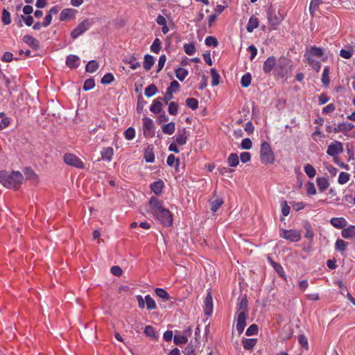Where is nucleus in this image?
Returning a JSON list of instances; mask_svg holds the SVG:
<instances>
[{
  "label": "nucleus",
  "instance_id": "nucleus-1",
  "mask_svg": "<svg viewBox=\"0 0 355 355\" xmlns=\"http://www.w3.org/2000/svg\"><path fill=\"white\" fill-rule=\"evenodd\" d=\"M150 213L164 226L171 227L173 225L171 212L164 207L163 202L157 197L152 196L149 201Z\"/></svg>",
  "mask_w": 355,
  "mask_h": 355
},
{
  "label": "nucleus",
  "instance_id": "nucleus-2",
  "mask_svg": "<svg viewBox=\"0 0 355 355\" xmlns=\"http://www.w3.org/2000/svg\"><path fill=\"white\" fill-rule=\"evenodd\" d=\"M24 180L21 173L12 171L9 173L6 171H0V182L6 188L18 189Z\"/></svg>",
  "mask_w": 355,
  "mask_h": 355
},
{
  "label": "nucleus",
  "instance_id": "nucleus-3",
  "mask_svg": "<svg viewBox=\"0 0 355 355\" xmlns=\"http://www.w3.org/2000/svg\"><path fill=\"white\" fill-rule=\"evenodd\" d=\"M291 61L284 58L281 57L276 63L275 67V75L283 78L286 76L291 69Z\"/></svg>",
  "mask_w": 355,
  "mask_h": 355
},
{
  "label": "nucleus",
  "instance_id": "nucleus-4",
  "mask_svg": "<svg viewBox=\"0 0 355 355\" xmlns=\"http://www.w3.org/2000/svg\"><path fill=\"white\" fill-rule=\"evenodd\" d=\"M260 159L263 164H272L275 161V155L269 143L264 141L261 145Z\"/></svg>",
  "mask_w": 355,
  "mask_h": 355
},
{
  "label": "nucleus",
  "instance_id": "nucleus-5",
  "mask_svg": "<svg viewBox=\"0 0 355 355\" xmlns=\"http://www.w3.org/2000/svg\"><path fill=\"white\" fill-rule=\"evenodd\" d=\"M343 145L340 141H334L330 145H329L327 150V153L334 157L335 163L337 162V156L343 152Z\"/></svg>",
  "mask_w": 355,
  "mask_h": 355
},
{
  "label": "nucleus",
  "instance_id": "nucleus-6",
  "mask_svg": "<svg viewBox=\"0 0 355 355\" xmlns=\"http://www.w3.org/2000/svg\"><path fill=\"white\" fill-rule=\"evenodd\" d=\"M92 25V22L89 19H85L81 23H80L76 28H75L71 33V36L73 39H76L78 37L87 31Z\"/></svg>",
  "mask_w": 355,
  "mask_h": 355
},
{
  "label": "nucleus",
  "instance_id": "nucleus-7",
  "mask_svg": "<svg viewBox=\"0 0 355 355\" xmlns=\"http://www.w3.org/2000/svg\"><path fill=\"white\" fill-rule=\"evenodd\" d=\"M280 236L286 239L289 240L292 242H297L299 241L301 239V234L300 232L297 230H281Z\"/></svg>",
  "mask_w": 355,
  "mask_h": 355
},
{
  "label": "nucleus",
  "instance_id": "nucleus-8",
  "mask_svg": "<svg viewBox=\"0 0 355 355\" xmlns=\"http://www.w3.org/2000/svg\"><path fill=\"white\" fill-rule=\"evenodd\" d=\"M64 161L67 164L78 168H83L84 167L83 162L78 157L73 154H66L64 157Z\"/></svg>",
  "mask_w": 355,
  "mask_h": 355
},
{
  "label": "nucleus",
  "instance_id": "nucleus-9",
  "mask_svg": "<svg viewBox=\"0 0 355 355\" xmlns=\"http://www.w3.org/2000/svg\"><path fill=\"white\" fill-rule=\"evenodd\" d=\"M143 131L146 137H152L154 135V124L152 119L150 118H144L143 119Z\"/></svg>",
  "mask_w": 355,
  "mask_h": 355
},
{
  "label": "nucleus",
  "instance_id": "nucleus-10",
  "mask_svg": "<svg viewBox=\"0 0 355 355\" xmlns=\"http://www.w3.org/2000/svg\"><path fill=\"white\" fill-rule=\"evenodd\" d=\"M268 18L270 25L277 26L282 21L283 15L270 9L268 13Z\"/></svg>",
  "mask_w": 355,
  "mask_h": 355
},
{
  "label": "nucleus",
  "instance_id": "nucleus-11",
  "mask_svg": "<svg viewBox=\"0 0 355 355\" xmlns=\"http://www.w3.org/2000/svg\"><path fill=\"white\" fill-rule=\"evenodd\" d=\"M248 318V314L244 313L243 312L238 313L237 317V322H236V329L239 334H242L245 325H246V319Z\"/></svg>",
  "mask_w": 355,
  "mask_h": 355
},
{
  "label": "nucleus",
  "instance_id": "nucleus-12",
  "mask_svg": "<svg viewBox=\"0 0 355 355\" xmlns=\"http://www.w3.org/2000/svg\"><path fill=\"white\" fill-rule=\"evenodd\" d=\"M324 55V50L322 48L317 46H311L309 49L306 50V53L304 55V58H313V56H315L318 58H320Z\"/></svg>",
  "mask_w": 355,
  "mask_h": 355
},
{
  "label": "nucleus",
  "instance_id": "nucleus-13",
  "mask_svg": "<svg viewBox=\"0 0 355 355\" xmlns=\"http://www.w3.org/2000/svg\"><path fill=\"white\" fill-rule=\"evenodd\" d=\"M277 60L275 57L270 56L263 63V71L265 73H269L273 69L275 71V67L276 66Z\"/></svg>",
  "mask_w": 355,
  "mask_h": 355
},
{
  "label": "nucleus",
  "instance_id": "nucleus-14",
  "mask_svg": "<svg viewBox=\"0 0 355 355\" xmlns=\"http://www.w3.org/2000/svg\"><path fill=\"white\" fill-rule=\"evenodd\" d=\"M354 128V125L352 123H339L337 126L334 127L333 131L334 132H343L346 135L348 132L352 130Z\"/></svg>",
  "mask_w": 355,
  "mask_h": 355
},
{
  "label": "nucleus",
  "instance_id": "nucleus-15",
  "mask_svg": "<svg viewBox=\"0 0 355 355\" xmlns=\"http://www.w3.org/2000/svg\"><path fill=\"white\" fill-rule=\"evenodd\" d=\"M189 133L187 131L186 128H183L179 130L178 135L175 137V143L179 145L183 146L187 144L188 139Z\"/></svg>",
  "mask_w": 355,
  "mask_h": 355
},
{
  "label": "nucleus",
  "instance_id": "nucleus-16",
  "mask_svg": "<svg viewBox=\"0 0 355 355\" xmlns=\"http://www.w3.org/2000/svg\"><path fill=\"white\" fill-rule=\"evenodd\" d=\"M341 235L346 239H355V225H350L344 228L341 232Z\"/></svg>",
  "mask_w": 355,
  "mask_h": 355
},
{
  "label": "nucleus",
  "instance_id": "nucleus-17",
  "mask_svg": "<svg viewBox=\"0 0 355 355\" xmlns=\"http://www.w3.org/2000/svg\"><path fill=\"white\" fill-rule=\"evenodd\" d=\"M330 223L331 224V225H333L334 227L336 228H338V229H344L347 225V220L343 218V217H340V218H332L330 220Z\"/></svg>",
  "mask_w": 355,
  "mask_h": 355
},
{
  "label": "nucleus",
  "instance_id": "nucleus-18",
  "mask_svg": "<svg viewBox=\"0 0 355 355\" xmlns=\"http://www.w3.org/2000/svg\"><path fill=\"white\" fill-rule=\"evenodd\" d=\"M205 313L206 315H209L213 311V302L211 293H208L205 300Z\"/></svg>",
  "mask_w": 355,
  "mask_h": 355
},
{
  "label": "nucleus",
  "instance_id": "nucleus-19",
  "mask_svg": "<svg viewBox=\"0 0 355 355\" xmlns=\"http://www.w3.org/2000/svg\"><path fill=\"white\" fill-rule=\"evenodd\" d=\"M24 173L27 180L31 181L33 184H37V175L31 168L28 167L25 168Z\"/></svg>",
  "mask_w": 355,
  "mask_h": 355
},
{
  "label": "nucleus",
  "instance_id": "nucleus-20",
  "mask_svg": "<svg viewBox=\"0 0 355 355\" xmlns=\"http://www.w3.org/2000/svg\"><path fill=\"white\" fill-rule=\"evenodd\" d=\"M79 58L75 55H69L66 60V64L69 68H76L78 67Z\"/></svg>",
  "mask_w": 355,
  "mask_h": 355
},
{
  "label": "nucleus",
  "instance_id": "nucleus-21",
  "mask_svg": "<svg viewBox=\"0 0 355 355\" xmlns=\"http://www.w3.org/2000/svg\"><path fill=\"white\" fill-rule=\"evenodd\" d=\"M76 11L71 8H67L62 10L60 15V19L61 21H64L67 19H70L73 17Z\"/></svg>",
  "mask_w": 355,
  "mask_h": 355
},
{
  "label": "nucleus",
  "instance_id": "nucleus-22",
  "mask_svg": "<svg viewBox=\"0 0 355 355\" xmlns=\"http://www.w3.org/2000/svg\"><path fill=\"white\" fill-rule=\"evenodd\" d=\"M163 187H164V182L161 180H159L157 182H155L150 184V189L156 195H159L162 192Z\"/></svg>",
  "mask_w": 355,
  "mask_h": 355
},
{
  "label": "nucleus",
  "instance_id": "nucleus-23",
  "mask_svg": "<svg viewBox=\"0 0 355 355\" xmlns=\"http://www.w3.org/2000/svg\"><path fill=\"white\" fill-rule=\"evenodd\" d=\"M23 41L33 48L37 49L39 46L38 41L30 35H24Z\"/></svg>",
  "mask_w": 355,
  "mask_h": 355
},
{
  "label": "nucleus",
  "instance_id": "nucleus-24",
  "mask_svg": "<svg viewBox=\"0 0 355 355\" xmlns=\"http://www.w3.org/2000/svg\"><path fill=\"white\" fill-rule=\"evenodd\" d=\"M317 185L321 192L325 191L329 186V181L327 178L320 177L316 180Z\"/></svg>",
  "mask_w": 355,
  "mask_h": 355
},
{
  "label": "nucleus",
  "instance_id": "nucleus-25",
  "mask_svg": "<svg viewBox=\"0 0 355 355\" xmlns=\"http://www.w3.org/2000/svg\"><path fill=\"white\" fill-rule=\"evenodd\" d=\"M259 26L258 19L254 16L251 17L249 19L246 29L248 32L252 33Z\"/></svg>",
  "mask_w": 355,
  "mask_h": 355
},
{
  "label": "nucleus",
  "instance_id": "nucleus-26",
  "mask_svg": "<svg viewBox=\"0 0 355 355\" xmlns=\"http://www.w3.org/2000/svg\"><path fill=\"white\" fill-rule=\"evenodd\" d=\"M146 162L152 163L155 160V155L153 153V148L150 146H148L144 151V156Z\"/></svg>",
  "mask_w": 355,
  "mask_h": 355
},
{
  "label": "nucleus",
  "instance_id": "nucleus-27",
  "mask_svg": "<svg viewBox=\"0 0 355 355\" xmlns=\"http://www.w3.org/2000/svg\"><path fill=\"white\" fill-rule=\"evenodd\" d=\"M155 63V59L153 56L150 55H146L144 56V68L148 71L151 69Z\"/></svg>",
  "mask_w": 355,
  "mask_h": 355
},
{
  "label": "nucleus",
  "instance_id": "nucleus-28",
  "mask_svg": "<svg viewBox=\"0 0 355 355\" xmlns=\"http://www.w3.org/2000/svg\"><path fill=\"white\" fill-rule=\"evenodd\" d=\"M227 164L231 167H235L239 164V156L236 153H231L227 158Z\"/></svg>",
  "mask_w": 355,
  "mask_h": 355
},
{
  "label": "nucleus",
  "instance_id": "nucleus-29",
  "mask_svg": "<svg viewBox=\"0 0 355 355\" xmlns=\"http://www.w3.org/2000/svg\"><path fill=\"white\" fill-rule=\"evenodd\" d=\"M162 129L164 134L171 135L173 134L175 132V123L170 122L167 124H165L162 126Z\"/></svg>",
  "mask_w": 355,
  "mask_h": 355
},
{
  "label": "nucleus",
  "instance_id": "nucleus-30",
  "mask_svg": "<svg viewBox=\"0 0 355 355\" xmlns=\"http://www.w3.org/2000/svg\"><path fill=\"white\" fill-rule=\"evenodd\" d=\"M114 151L113 148L111 147L104 148L101 151V158L103 159H107V161H111Z\"/></svg>",
  "mask_w": 355,
  "mask_h": 355
},
{
  "label": "nucleus",
  "instance_id": "nucleus-31",
  "mask_svg": "<svg viewBox=\"0 0 355 355\" xmlns=\"http://www.w3.org/2000/svg\"><path fill=\"white\" fill-rule=\"evenodd\" d=\"M162 103L158 99H155L153 101V104L150 107V110L155 114H158L162 111Z\"/></svg>",
  "mask_w": 355,
  "mask_h": 355
},
{
  "label": "nucleus",
  "instance_id": "nucleus-32",
  "mask_svg": "<svg viewBox=\"0 0 355 355\" xmlns=\"http://www.w3.org/2000/svg\"><path fill=\"white\" fill-rule=\"evenodd\" d=\"M223 200L220 198H216L210 200L211 209L213 212H216L218 208L223 204Z\"/></svg>",
  "mask_w": 355,
  "mask_h": 355
},
{
  "label": "nucleus",
  "instance_id": "nucleus-33",
  "mask_svg": "<svg viewBox=\"0 0 355 355\" xmlns=\"http://www.w3.org/2000/svg\"><path fill=\"white\" fill-rule=\"evenodd\" d=\"M248 300L245 297L244 298H242L239 304H238V313H248Z\"/></svg>",
  "mask_w": 355,
  "mask_h": 355
},
{
  "label": "nucleus",
  "instance_id": "nucleus-34",
  "mask_svg": "<svg viewBox=\"0 0 355 355\" xmlns=\"http://www.w3.org/2000/svg\"><path fill=\"white\" fill-rule=\"evenodd\" d=\"M308 64L316 71H319L321 68V64L319 61L315 60L313 58H304Z\"/></svg>",
  "mask_w": 355,
  "mask_h": 355
},
{
  "label": "nucleus",
  "instance_id": "nucleus-35",
  "mask_svg": "<svg viewBox=\"0 0 355 355\" xmlns=\"http://www.w3.org/2000/svg\"><path fill=\"white\" fill-rule=\"evenodd\" d=\"M269 262L271 263L275 271L281 276L284 277V270L282 266L278 263L272 261L270 257L268 258Z\"/></svg>",
  "mask_w": 355,
  "mask_h": 355
},
{
  "label": "nucleus",
  "instance_id": "nucleus-36",
  "mask_svg": "<svg viewBox=\"0 0 355 355\" xmlns=\"http://www.w3.org/2000/svg\"><path fill=\"white\" fill-rule=\"evenodd\" d=\"M257 340L254 338H245L243 340V346L245 349H252L257 343Z\"/></svg>",
  "mask_w": 355,
  "mask_h": 355
},
{
  "label": "nucleus",
  "instance_id": "nucleus-37",
  "mask_svg": "<svg viewBox=\"0 0 355 355\" xmlns=\"http://www.w3.org/2000/svg\"><path fill=\"white\" fill-rule=\"evenodd\" d=\"M347 247V243L343 239H337L335 243V248L336 250L340 252H345Z\"/></svg>",
  "mask_w": 355,
  "mask_h": 355
},
{
  "label": "nucleus",
  "instance_id": "nucleus-38",
  "mask_svg": "<svg viewBox=\"0 0 355 355\" xmlns=\"http://www.w3.org/2000/svg\"><path fill=\"white\" fill-rule=\"evenodd\" d=\"M156 295L164 301H168L170 299L168 293L163 288H157L155 289Z\"/></svg>",
  "mask_w": 355,
  "mask_h": 355
},
{
  "label": "nucleus",
  "instance_id": "nucleus-39",
  "mask_svg": "<svg viewBox=\"0 0 355 355\" xmlns=\"http://www.w3.org/2000/svg\"><path fill=\"white\" fill-rule=\"evenodd\" d=\"M98 68V63L95 60L89 61L85 67V69L87 72L93 73L96 71Z\"/></svg>",
  "mask_w": 355,
  "mask_h": 355
},
{
  "label": "nucleus",
  "instance_id": "nucleus-40",
  "mask_svg": "<svg viewBox=\"0 0 355 355\" xmlns=\"http://www.w3.org/2000/svg\"><path fill=\"white\" fill-rule=\"evenodd\" d=\"M145 301L146 307L148 310H153L157 308L155 300L150 297V295H148L145 297Z\"/></svg>",
  "mask_w": 355,
  "mask_h": 355
},
{
  "label": "nucleus",
  "instance_id": "nucleus-41",
  "mask_svg": "<svg viewBox=\"0 0 355 355\" xmlns=\"http://www.w3.org/2000/svg\"><path fill=\"white\" fill-rule=\"evenodd\" d=\"M188 71L183 68H178L175 70L176 77L181 81L188 76Z\"/></svg>",
  "mask_w": 355,
  "mask_h": 355
},
{
  "label": "nucleus",
  "instance_id": "nucleus-42",
  "mask_svg": "<svg viewBox=\"0 0 355 355\" xmlns=\"http://www.w3.org/2000/svg\"><path fill=\"white\" fill-rule=\"evenodd\" d=\"M211 85L212 86H216L219 84L220 75L218 73L215 69H211Z\"/></svg>",
  "mask_w": 355,
  "mask_h": 355
},
{
  "label": "nucleus",
  "instance_id": "nucleus-43",
  "mask_svg": "<svg viewBox=\"0 0 355 355\" xmlns=\"http://www.w3.org/2000/svg\"><path fill=\"white\" fill-rule=\"evenodd\" d=\"M304 172L310 178H314L316 174L315 169L312 165L309 164H306L304 166Z\"/></svg>",
  "mask_w": 355,
  "mask_h": 355
},
{
  "label": "nucleus",
  "instance_id": "nucleus-44",
  "mask_svg": "<svg viewBox=\"0 0 355 355\" xmlns=\"http://www.w3.org/2000/svg\"><path fill=\"white\" fill-rule=\"evenodd\" d=\"M157 92V87L154 84H151L145 89V95L147 97H151Z\"/></svg>",
  "mask_w": 355,
  "mask_h": 355
},
{
  "label": "nucleus",
  "instance_id": "nucleus-45",
  "mask_svg": "<svg viewBox=\"0 0 355 355\" xmlns=\"http://www.w3.org/2000/svg\"><path fill=\"white\" fill-rule=\"evenodd\" d=\"M174 343L177 345L181 344H186L188 342V338L184 335H175L173 338Z\"/></svg>",
  "mask_w": 355,
  "mask_h": 355
},
{
  "label": "nucleus",
  "instance_id": "nucleus-46",
  "mask_svg": "<svg viewBox=\"0 0 355 355\" xmlns=\"http://www.w3.org/2000/svg\"><path fill=\"white\" fill-rule=\"evenodd\" d=\"M187 105L192 109L193 110H195L198 107V101L197 99L194 98H187L186 101Z\"/></svg>",
  "mask_w": 355,
  "mask_h": 355
},
{
  "label": "nucleus",
  "instance_id": "nucleus-47",
  "mask_svg": "<svg viewBox=\"0 0 355 355\" xmlns=\"http://www.w3.org/2000/svg\"><path fill=\"white\" fill-rule=\"evenodd\" d=\"M350 175L346 172H341L339 175L338 182L340 184H344L349 180Z\"/></svg>",
  "mask_w": 355,
  "mask_h": 355
},
{
  "label": "nucleus",
  "instance_id": "nucleus-48",
  "mask_svg": "<svg viewBox=\"0 0 355 355\" xmlns=\"http://www.w3.org/2000/svg\"><path fill=\"white\" fill-rule=\"evenodd\" d=\"M184 49L185 53L189 55L194 54L196 51V46L193 44H185L184 45Z\"/></svg>",
  "mask_w": 355,
  "mask_h": 355
},
{
  "label": "nucleus",
  "instance_id": "nucleus-49",
  "mask_svg": "<svg viewBox=\"0 0 355 355\" xmlns=\"http://www.w3.org/2000/svg\"><path fill=\"white\" fill-rule=\"evenodd\" d=\"M251 83V75L249 73H245L243 76L241 84L243 87H247L250 85Z\"/></svg>",
  "mask_w": 355,
  "mask_h": 355
},
{
  "label": "nucleus",
  "instance_id": "nucleus-50",
  "mask_svg": "<svg viewBox=\"0 0 355 355\" xmlns=\"http://www.w3.org/2000/svg\"><path fill=\"white\" fill-rule=\"evenodd\" d=\"M2 21L5 25H8L11 22L10 14L6 9H3L2 12Z\"/></svg>",
  "mask_w": 355,
  "mask_h": 355
},
{
  "label": "nucleus",
  "instance_id": "nucleus-51",
  "mask_svg": "<svg viewBox=\"0 0 355 355\" xmlns=\"http://www.w3.org/2000/svg\"><path fill=\"white\" fill-rule=\"evenodd\" d=\"M161 49V42L159 39L156 38L150 46V50L154 53H159Z\"/></svg>",
  "mask_w": 355,
  "mask_h": 355
},
{
  "label": "nucleus",
  "instance_id": "nucleus-52",
  "mask_svg": "<svg viewBox=\"0 0 355 355\" xmlns=\"http://www.w3.org/2000/svg\"><path fill=\"white\" fill-rule=\"evenodd\" d=\"M127 62L130 64V67L132 69H136L140 67V62H137L136 58L134 56L128 58Z\"/></svg>",
  "mask_w": 355,
  "mask_h": 355
},
{
  "label": "nucleus",
  "instance_id": "nucleus-53",
  "mask_svg": "<svg viewBox=\"0 0 355 355\" xmlns=\"http://www.w3.org/2000/svg\"><path fill=\"white\" fill-rule=\"evenodd\" d=\"M178 110V105L175 102H171L168 104V112L171 115H176Z\"/></svg>",
  "mask_w": 355,
  "mask_h": 355
},
{
  "label": "nucleus",
  "instance_id": "nucleus-54",
  "mask_svg": "<svg viewBox=\"0 0 355 355\" xmlns=\"http://www.w3.org/2000/svg\"><path fill=\"white\" fill-rule=\"evenodd\" d=\"M306 193L308 196H312L316 193V189L315 185L313 182H309L306 184Z\"/></svg>",
  "mask_w": 355,
  "mask_h": 355
},
{
  "label": "nucleus",
  "instance_id": "nucleus-55",
  "mask_svg": "<svg viewBox=\"0 0 355 355\" xmlns=\"http://www.w3.org/2000/svg\"><path fill=\"white\" fill-rule=\"evenodd\" d=\"M329 68L328 67H325L324 69V70H323L322 77V79H321L322 83L325 86L328 85L329 83Z\"/></svg>",
  "mask_w": 355,
  "mask_h": 355
},
{
  "label": "nucleus",
  "instance_id": "nucleus-56",
  "mask_svg": "<svg viewBox=\"0 0 355 355\" xmlns=\"http://www.w3.org/2000/svg\"><path fill=\"white\" fill-rule=\"evenodd\" d=\"M124 135L126 139L132 140L135 136V129L132 127L128 128L124 132Z\"/></svg>",
  "mask_w": 355,
  "mask_h": 355
},
{
  "label": "nucleus",
  "instance_id": "nucleus-57",
  "mask_svg": "<svg viewBox=\"0 0 355 355\" xmlns=\"http://www.w3.org/2000/svg\"><path fill=\"white\" fill-rule=\"evenodd\" d=\"M94 86H95L94 80L92 78H89L85 81L84 85H83V89L85 91H87V90L93 89Z\"/></svg>",
  "mask_w": 355,
  "mask_h": 355
},
{
  "label": "nucleus",
  "instance_id": "nucleus-58",
  "mask_svg": "<svg viewBox=\"0 0 355 355\" xmlns=\"http://www.w3.org/2000/svg\"><path fill=\"white\" fill-rule=\"evenodd\" d=\"M258 333V327L257 324H251L246 330L245 334L247 336L255 335Z\"/></svg>",
  "mask_w": 355,
  "mask_h": 355
},
{
  "label": "nucleus",
  "instance_id": "nucleus-59",
  "mask_svg": "<svg viewBox=\"0 0 355 355\" xmlns=\"http://www.w3.org/2000/svg\"><path fill=\"white\" fill-rule=\"evenodd\" d=\"M282 213L284 216H287L290 213V207L288 205L287 202L282 200L281 202Z\"/></svg>",
  "mask_w": 355,
  "mask_h": 355
},
{
  "label": "nucleus",
  "instance_id": "nucleus-60",
  "mask_svg": "<svg viewBox=\"0 0 355 355\" xmlns=\"http://www.w3.org/2000/svg\"><path fill=\"white\" fill-rule=\"evenodd\" d=\"M218 42L215 37L213 36H209L205 39V44L207 46H216L218 45Z\"/></svg>",
  "mask_w": 355,
  "mask_h": 355
},
{
  "label": "nucleus",
  "instance_id": "nucleus-61",
  "mask_svg": "<svg viewBox=\"0 0 355 355\" xmlns=\"http://www.w3.org/2000/svg\"><path fill=\"white\" fill-rule=\"evenodd\" d=\"M114 80V76L111 73H107L101 79L102 84H110Z\"/></svg>",
  "mask_w": 355,
  "mask_h": 355
},
{
  "label": "nucleus",
  "instance_id": "nucleus-62",
  "mask_svg": "<svg viewBox=\"0 0 355 355\" xmlns=\"http://www.w3.org/2000/svg\"><path fill=\"white\" fill-rule=\"evenodd\" d=\"M144 334L147 336L150 337V338H155L156 337L154 328L152 326H150V325H148V326H146L145 327Z\"/></svg>",
  "mask_w": 355,
  "mask_h": 355
},
{
  "label": "nucleus",
  "instance_id": "nucleus-63",
  "mask_svg": "<svg viewBox=\"0 0 355 355\" xmlns=\"http://www.w3.org/2000/svg\"><path fill=\"white\" fill-rule=\"evenodd\" d=\"M252 141L249 138L244 139L241 144V147L243 149H246V150L250 149L252 148Z\"/></svg>",
  "mask_w": 355,
  "mask_h": 355
},
{
  "label": "nucleus",
  "instance_id": "nucleus-64",
  "mask_svg": "<svg viewBox=\"0 0 355 355\" xmlns=\"http://www.w3.org/2000/svg\"><path fill=\"white\" fill-rule=\"evenodd\" d=\"M306 229V233H305V238L309 239L310 241H312L314 236V233L312 230V228L310 225L305 226Z\"/></svg>",
  "mask_w": 355,
  "mask_h": 355
}]
</instances>
